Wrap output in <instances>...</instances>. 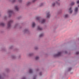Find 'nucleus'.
<instances>
[{
    "instance_id": "4",
    "label": "nucleus",
    "mask_w": 79,
    "mask_h": 79,
    "mask_svg": "<svg viewBox=\"0 0 79 79\" xmlns=\"http://www.w3.org/2000/svg\"><path fill=\"white\" fill-rule=\"evenodd\" d=\"M60 5V2H58V1H56L55 2H53L52 4V6H55V5Z\"/></svg>"
},
{
    "instance_id": "31",
    "label": "nucleus",
    "mask_w": 79,
    "mask_h": 79,
    "mask_svg": "<svg viewBox=\"0 0 79 79\" xmlns=\"http://www.w3.org/2000/svg\"><path fill=\"white\" fill-rule=\"evenodd\" d=\"M35 50H37V49H38V48L37 47H35Z\"/></svg>"
},
{
    "instance_id": "10",
    "label": "nucleus",
    "mask_w": 79,
    "mask_h": 79,
    "mask_svg": "<svg viewBox=\"0 0 79 79\" xmlns=\"http://www.w3.org/2000/svg\"><path fill=\"white\" fill-rule=\"evenodd\" d=\"M23 32L24 33H27V32H29V30H28V29H26L24 30Z\"/></svg>"
},
{
    "instance_id": "20",
    "label": "nucleus",
    "mask_w": 79,
    "mask_h": 79,
    "mask_svg": "<svg viewBox=\"0 0 79 79\" xmlns=\"http://www.w3.org/2000/svg\"><path fill=\"white\" fill-rule=\"evenodd\" d=\"M29 73H32V69H30L29 71Z\"/></svg>"
},
{
    "instance_id": "16",
    "label": "nucleus",
    "mask_w": 79,
    "mask_h": 79,
    "mask_svg": "<svg viewBox=\"0 0 79 79\" xmlns=\"http://www.w3.org/2000/svg\"><path fill=\"white\" fill-rule=\"evenodd\" d=\"M34 55V53H30L28 54V56H32V55Z\"/></svg>"
},
{
    "instance_id": "39",
    "label": "nucleus",
    "mask_w": 79,
    "mask_h": 79,
    "mask_svg": "<svg viewBox=\"0 0 79 79\" xmlns=\"http://www.w3.org/2000/svg\"><path fill=\"white\" fill-rule=\"evenodd\" d=\"M58 0V1H60V0Z\"/></svg>"
},
{
    "instance_id": "21",
    "label": "nucleus",
    "mask_w": 79,
    "mask_h": 79,
    "mask_svg": "<svg viewBox=\"0 0 79 79\" xmlns=\"http://www.w3.org/2000/svg\"><path fill=\"white\" fill-rule=\"evenodd\" d=\"M12 58L13 59H15V58H16V56L15 55L12 56Z\"/></svg>"
},
{
    "instance_id": "29",
    "label": "nucleus",
    "mask_w": 79,
    "mask_h": 79,
    "mask_svg": "<svg viewBox=\"0 0 79 79\" xmlns=\"http://www.w3.org/2000/svg\"><path fill=\"white\" fill-rule=\"evenodd\" d=\"M76 3L77 4H79V0H77V2H76Z\"/></svg>"
},
{
    "instance_id": "14",
    "label": "nucleus",
    "mask_w": 79,
    "mask_h": 79,
    "mask_svg": "<svg viewBox=\"0 0 79 79\" xmlns=\"http://www.w3.org/2000/svg\"><path fill=\"white\" fill-rule=\"evenodd\" d=\"M74 4H75V2H73L70 4V5L71 6H73V5H74Z\"/></svg>"
},
{
    "instance_id": "35",
    "label": "nucleus",
    "mask_w": 79,
    "mask_h": 79,
    "mask_svg": "<svg viewBox=\"0 0 79 79\" xmlns=\"http://www.w3.org/2000/svg\"><path fill=\"white\" fill-rule=\"evenodd\" d=\"M37 0H33L32 2H35Z\"/></svg>"
},
{
    "instance_id": "27",
    "label": "nucleus",
    "mask_w": 79,
    "mask_h": 79,
    "mask_svg": "<svg viewBox=\"0 0 79 79\" xmlns=\"http://www.w3.org/2000/svg\"><path fill=\"white\" fill-rule=\"evenodd\" d=\"M3 18L5 19H6V18H7V16H5L3 17Z\"/></svg>"
},
{
    "instance_id": "38",
    "label": "nucleus",
    "mask_w": 79,
    "mask_h": 79,
    "mask_svg": "<svg viewBox=\"0 0 79 79\" xmlns=\"http://www.w3.org/2000/svg\"><path fill=\"white\" fill-rule=\"evenodd\" d=\"M78 7L79 8V4L78 5Z\"/></svg>"
},
{
    "instance_id": "18",
    "label": "nucleus",
    "mask_w": 79,
    "mask_h": 79,
    "mask_svg": "<svg viewBox=\"0 0 79 79\" xmlns=\"http://www.w3.org/2000/svg\"><path fill=\"white\" fill-rule=\"evenodd\" d=\"M36 77H37V75H34L33 76V79H36Z\"/></svg>"
},
{
    "instance_id": "19",
    "label": "nucleus",
    "mask_w": 79,
    "mask_h": 79,
    "mask_svg": "<svg viewBox=\"0 0 79 79\" xmlns=\"http://www.w3.org/2000/svg\"><path fill=\"white\" fill-rule=\"evenodd\" d=\"M44 35V34L43 33L40 34L39 35V37H43Z\"/></svg>"
},
{
    "instance_id": "15",
    "label": "nucleus",
    "mask_w": 79,
    "mask_h": 79,
    "mask_svg": "<svg viewBox=\"0 0 79 79\" xmlns=\"http://www.w3.org/2000/svg\"><path fill=\"white\" fill-rule=\"evenodd\" d=\"M44 3H41L40 4L39 6H44Z\"/></svg>"
},
{
    "instance_id": "24",
    "label": "nucleus",
    "mask_w": 79,
    "mask_h": 79,
    "mask_svg": "<svg viewBox=\"0 0 79 79\" xmlns=\"http://www.w3.org/2000/svg\"><path fill=\"white\" fill-rule=\"evenodd\" d=\"M39 58V57L38 56H36L35 57V60H37Z\"/></svg>"
},
{
    "instance_id": "7",
    "label": "nucleus",
    "mask_w": 79,
    "mask_h": 79,
    "mask_svg": "<svg viewBox=\"0 0 79 79\" xmlns=\"http://www.w3.org/2000/svg\"><path fill=\"white\" fill-rule=\"evenodd\" d=\"M51 15H50V12H48L47 13V18H49L51 16Z\"/></svg>"
},
{
    "instance_id": "9",
    "label": "nucleus",
    "mask_w": 79,
    "mask_h": 79,
    "mask_svg": "<svg viewBox=\"0 0 79 79\" xmlns=\"http://www.w3.org/2000/svg\"><path fill=\"white\" fill-rule=\"evenodd\" d=\"M73 10H72V7H70V8L69 9V13H73Z\"/></svg>"
},
{
    "instance_id": "23",
    "label": "nucleus",
    "mask_w": 79,
    "mask_h": 79,
    "mask_svg": "<svg viewBox=\"0 0 79 79\" xmlns=\"http://www.w3.org/2000/svg\"><path fill=\"white\" fill-rule=\"evenodd\" d=\"M71 69H72V68H69V69L68 70V71H71Z\"/></svg>"
},
{
    "instance_id": "26",
    "label": "nucleus",
    "mask_w": 79,
    "mask_h": 79,
    "mask_svg": "<svg viewBox=\"0 0 79 79\" xmlns=\"http://www.w3.org/2000/svg\"><path fill=\"white\" fill-rule=\"evenodd\" d=\"M18 24H15L14 27H17V26H18Z\"/></svg>"
},
{
    "instance_id": "13",
    "label": "nucleus",
    "mask_w": 79,
    "mask_h": 79,
    "mask_svg": "<svg viewBox=\"0 0 79 79\" xmlns=\"http://www.w3.org/2000/svg\"><path fill=\"white\" fill-rule=\"evenodd\" d=\"M32 27H35V23L34 22H33L32 24Z\"/></svg>"
},
{
    "instance_id": "3",
    "label": "nucleus",
    "mask_w": 79,
    "mask_h": 79,
    "mask_svg": "<svg viewBox=\"0 0 79 79\" xmlns=\"http://www.w3.org/2000/svg\"><path fill=\"white\" fill-rule=\"evenodd\" d=\"M79 8H78V7H75L74 9V14L76 15V14H77Z\"/></svg>"
},
{
    "instance_id": "2",
    "label": "nucleus",
    "mask_w": 79,
    "mask_h": 79,
    "mask_svg": "<svg viewBox=\"0 0 79 79\" xmlns=\"http://www.w3.org/2000/svg\"><path fill=\"white\" fill-rule=\"evenodd\" d=\"M13 21L12 20H10L7 23V29H10L11 28V24L13 23Z\"/></svg>"
},
{
    "instance_id": "5",
    "label": "nucleus",
    "mask_w": 79,
    "mask_h": 79,
    "mask_svg": "<svg viewBox=\"0 0 79 79\" xmlns=\"http://www.w3.org/2000/svg\"><path fill=\"white\" fill-rule=\"evenodd\" d=\"M8 13L9 14V17H10L11 16L12 14H13V11L11 10H9L8 11Z\"/></svg>"
},
{
    "instance_id": "33",
    "label": "nucleus",
    "mask_w": 79,
    "mask_h": 79,
    "mask_svg": "<svg viewBox=\"0 0 79 79\" xmlns=\"http://www.w3.org/2000/svg\"><path fill=\"white\" fill-rule=\"evenodd\" d=\"M39 75H40V76H42V73L41 72H40V73Z\"/></svg>"
},
{
    "instance_id": "1",
    "label": "nucleus",
    "mask_w": 79,
    "mask_h": 79,
    "mask_svg": "<svg viewBox=\"0 0 79 79\" xmlns=\"http://www.w3.org/2000/svg\"><path fill=\"white\" fill-rule=\"evenodd\" d=\"M36 19L37 20H38L39 23H40L42 24H44V23H45V19H40V17H36Z\"/></svg>"
},
{
    "instance_id": "17",
    "label": "nucleus",
    "mask_w": 79,
    "mask_h": 79,
    "mask_svg": "<svg viewBox=\"0 0 79 79\" xmlns=\"http://www.w3.org/2000/svg\"><path fill=\"white\" fill-rule=\"evenodd\" d=\"M31 5V2H28L27 3V6H29V5Z\"/></svg>"
},
{
    "instance_id": "28",
    "label": "nucleus",
    "mask_w": 79,
    "mask_h": 79,
    "mask_svg": "<svg viewBox=\"0 0 79 79\" xmlns=\"http://www.w3.org/2000/svg\"><path fill=\"white\" fill-rule=\"evenodd\" d=\"M3 79V77H2V76H1V75H0V79Z\"/></svg>"
},
{
    "instance_id": "11",
    "label": "nucleus",
    "mask_w": 79,
    "mask_h": 79,
    "mask_svg": "<svg viewBox=\"0 0 79 79\" xmlns=\"http://www.w3.org/2000/svg\"><path fill=\"white\" fill-rule=\"evenodd\" d=\"M15 8L17 11H18V10H19V8H18V6H15Z\"/></svg>"
},
{
    "instance_id": "25",
    "label": "nucleus",
    "mask_w": 79,
    "mask_h": 79,
    "mask_svg": "<svg viewBox=\"0 0 79 79\" xmlns=\"http://www.w3.org/2000/svg\"><path fill=\"white\" fill-rule=\"evenodd\" d=\"M16 1V0H12V3H15Z\"/></svg>"
},
{
    "instance_id": "6",
    "label": "nucleus",
    "mask_w": 79,
    "mask_h": 79,
    "mask_svg": "<svg viewBox=\"0 0 79 79\" xmlns=\"http://www.w3.org/2000/svg\"><path fill=\"white\" fill-rule=\"evenodd\" d=\"M62 54V52H58L57 54H54V57H56L57 56H61V55Z\"/></svg>"
},
{
    "instance_id": "36",
    "label": "nucleus",
    "mask_w": 79,
    "mask_h": 79,
    "mask_svg": "<svg viewBox=\"0 0 79 79\" xmlns=\"http://www.w3.org/2000/svg\"><path fill=\"white\" fill-rule=\"evenodd\" d=\"M68 53V52H67V51H65V53Z\"/></svg>"
},
{
    "instance_id": "12",
    "label": "nucleus",
    "mask_w": 79,
    "mask_h": 79,
    "mask_svg": "<svg viewBox=\"0 0 79 79\" xmlns=\"http://www.w3.org/2000/svg\"><path fill=\"white\" fill-rule=\"evenodd\" d=\"M5 24L2 22L0 23V26H4Z\"/></svg>"
},
{
    "instance_id": "32",
    "label": "nucleus",
    "mask_w": 79,
    "mask_h": 79,
    "mask_svg": "<svg viewBox=\"0 0 79 79\" xmlns=\"http://www.w3.org/2000/svg\"><path fill=\"white\" fill-rule=\"evenodd\" d=\"M76 55H78V54H79V52H76Z\"/></svg>"
},
{
    "instance_id": "34",
    "label": "nucleus",
    "mask_w": 79,
    "mask_h": 79,
    "mask_svg": "<svg viewBox=\"0 0 79 79\" xmlns=\"http://www.w3.org/2000/svg\"><path fill=\"white\" fill-rule=\"evenodd\" d=\"M13 48V46H10V47H9V48H10V49H11V48Z\"/></svg>"
},
{
    "instance_id": "22",
    "label": "nucleus",
    "mask_w": 79,
    "mask_h": 79,
    "mask_svg": "<svg viewBox=\"0 0 79 79\" xmlns=\"http://www.w3.org/2000/svg\"><path fill=\"white\" fill-rule=\"evenodd\" d=\"M68 14H66L64 15V16L65 18H68Z\"/></svg>"
},
{
    "instance_id": "8",
    "label": "nucleus",
    "mask_w": 79,
    "mask_h": 79,
    "mask_svg": "<svg viewBox=\"0 0 79 79\" xmlns=\"http://www.w3.org/2000/svg\"><path fill=\"white\" fill-rule=\"evenodd\" d=\"M37 30L38 31H42L43 30V28L40 27V26H38L37 27Z\"/></svg>"
},
{
    "instance_id": "37",
    "label": "nucleus",
    "mask_w": 79,
    "mask_h": 79,
    "mask_svg": "<svg viewBox=\"0 0 79 79\" xmlns=\"http://www.w3.org/2000/svg\"><path fill=\"white\" fill-rule=\"evenodd\" d=\"M39 71V69H36V71Z\"/></svg>"
},
{
    "instance_id": "30",
    "label": "nucleus",
    "mask_w": 79,
    "mask_h": 79,
    "mask_svg": "<svg viewBox=\"0 0 79 79\" xmlns=\"http://www.w3.org/2000/svg\"><path fill=\"white\" fill-rule=\"evenodd\" d=\"M18 2H19L20 3L22 2V0H18Z\"/></svg>"
}]
</instances>
